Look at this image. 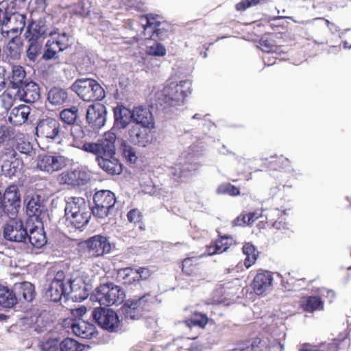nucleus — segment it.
<instances>
[{"mask_svg":"<svg viewBox=\"0 0 351 351\" xmlns=\"http://www.w3.org/2000/svg\"><path fill=\"white\" fill-rule=\"evenodd\" d=\"M191 82L189 80H182L179 83L171 82L158 93V101L164 108L180 106L191 93Z\"/></svg>","mask_w":351,"mask_h":351,"instance_id":"f257e3e1","label":"nucleus"},{"mask_svg":"<svg viewBox=\"0 0 351 351\" xmlns=\"http://www.w3.org/2000/svg\"><path fill=\"white\" fill-rule=\"evenodd\" d=\"M125 296V292L119 286L106 283L97 287L90 295V300L100 305L111 306L122 303Z\"/></svg>","mask_w":351,"mask_h":351,"instance_id":"f03ea898","label":"nucleus"},{"mask_svg":"<svg viewBox=\"0 0 351 351\" xmlns=\"http://www.w3.org/2000/svg\"><path fill=\"white\" fill-rule=\"evenodd\" d=\"M3 19L1 22V32L3 36H8L10 32L20 34L26 25L25 13L16 10L12 11L8 8H4Z\"/></svg>","mask_w":351,"mask_h":351,"instance_id":"7ed1b4c3","label":"nucleus"},{"mask_svg":"<svg viewBox=\"0 0 351 351\" xmlns=\"http://www.w3.org/2000/svg\"><path fill=\"white\" fill-rule=\"evenodd\" d=\"M44 298L45 300L58 302L62 298L65 301L69 300L68 287L66 286V277L62 271L56 273L53 279L43 289Z\"/></svg>","mask_w":351,"mask_h":351,"instance_id":"20e7f679","label":"nucleus"},{"mask_svg":"<svg viewBox=\"0 0 351 351\" xmlns=\"http://www.w3.org/2000/svg\"><path fill=\"white\" fill-rule=\"evenodd\" d=\"M1 175L12 179L21 174L24 164L14 150H9L1 156Z\"/></svg>","mask_w":351,"mask_h":351,"instance_id":"39448f33","label":"nucleus"},{"mask_svg":"<svg viewBox=\"0 0 351 351\" xmlns=\"http://www.w3.org/2000/svg\"><path fill=\"white\" fill-rule=\"evenodd\" d=\"M95 206L91 208L92 213L98 218L107 217L112 208L114 207L116 199L114 194L108 190H101L93 196Z\"/></svg>","mask_w":351,"mask_h":351,"instance_id":"423d86ee","label":"nucleus"},{"mask_svg":"<svg viewBox=\"0 0 351 351\" xmlns=\"http://www.w3.org/2000/svg\"><path fill=\"white\" fill-rule=\"evenodd\" d=\"M3 233V237L8 241L26 244L28 233L27 223L25 224L21 219L12 218L5 225Z\"/></svg>","mask_w":351,"mask_h":351,"instance_id":"0eeeda50","label":"nucleus"},{"mask_svg":"<svg viewBox=\"0 0 351 351\" xmlns=\"http://www.w3.org/2000/svg\"><path fill=\"white\" fill-rule=\"evenodd\" d=\"M93 317L99 326L108 331L115 332L119 329V317L112 309L96 308L93 312Z\"/></svg>","mask_w":351,"mask_h":351,"instance_id":"6e6552de","label":"nucleus"},{"mask_svg":"<svg viewBox=\"0 0 351 351\" xmlns=\"http://www.w3.org/2000/svg\"><path fill=\"white\" fill-rule=\"evenodd\" d=\"M61 133L60 122L51 117L40 119L35 128V134L38 138L55 140Z\"/></svg>","mask_w":351,"mask_h":351,"instance_id":"1a4fd4ad","label":"nucleus"},{"mask_svg":"<svg viewBox=\"0 0 351 351\" xmlns=\"http://www.w3.org/2000/svg\"><path fill=\"white\" fill-rule=\"evenodd\" d=\"M66 165V158L60 155L40 154L36 158V168L47 173L58 171Z\"/></svg>","mask_w":351,"mask_h":351,"instance_id":"9d476101","label":"nucleus"},{"mask_svg":"<svg viewBox=\"0 0 351 351\" xmlns=\"http://www.w3.org/2000/svg\"><path fill=\"white\" fill-rule=\"evenodd\" d=\"M117 136L112 132L104 134V138L99 143H89V153L92 156L104 155L110 156L115 155V142Z\"/></svg>","mask_w":351,"mask_h":351,"instance_id":"9b49d317","label":"nucleus"},{"mask_svg":"<svg viewBox=\"0 0 351 351\" xmlns=\"http://www.w3.org/2000/svg\"><path fill=\"white\" fill-rule=\"evenodd\" d=\"M117 136L112 132L104 134V138L99 143H89V153L92 156L104 155L110 156L115 155V142Z\"/></svg>","mask_w":351,"mask_h":351,"instance_id":"f8f14e48","label":"nucleus"},{"mask_svg":"<svg viewBox=\"0 0 351 351\" xmlns=\"http://www.w3.org/2000/svg\"><path fill=\"white\" fill-rule=\"evenodd\" d=\"M151 295H145L138 299L128 300L121 307V311L126 319L132 320L138 319L145 306V303L150 298Z\"/></svg>","mask_w":351,"mask_h":351,"instance_id":"ddd939ff","label":"nucleus"},{"mask_svg":"<svg viewBox=\"0 0 351 351\" xmlns=\"http://www.w3.org/2000/svg\"><path fill=\"white\" fill-rule=\"evenodd\" d=\"M66 286L68 287V298L73 302H81L88 298V285L82 278H66Z\"/></svg>","mask_w":351,"mask_h":351,"instance_id":"4468645a","label":"nucleus"},{"mask_svg":"<svg viewBox=\"0 0 351 351\" xmlns=\"http://www.w3.org/2000/svg\"><path fill=\"white\" fill-rule=\"evenodd\" d=\"M60 181L62 184L72 186L85 185L88 182L87 168L77 167L62 172L60 176Z\"/></svg>","mask_w":351,"mask_h":351,"instance_id":"2eb2a0df","label":"nucleus"},{"mask_svg":"<svg viewBox=\"0 0 351 351\" xmlns=\"http://www.w3.org/2000/svg\"><path fill=\"white\" fill-rule=\"evenodd\" d=\"M16 90L19 99L25 103L32 104L40 99V86L34 82L27 81Z\"/></svg>","mask_w":351,"mask_h":351,"instance_id":"dca6fc26","label":"nucleus"},{"mask_svg":"<svg viewBox=\"0 0 351 351\" xmlns=\"http://www.w3.org/2000/svg\"><path fill=\"white\" fill-rule=\"evenodd\" d=\"M48 28L45 19H32L25 32V38L27 41H39V39L45 38L49 35Z\"/></svg>","mask_w":351,"mask_h":351,"instance_id":"f3484780","label":"nucleus"},{"mask_svg":"<svg viewBox=\"0 0 351 351\" xmlns=\"http://www.w3.org/2000/svg\"><path fill=\"white\" fill-rule=\"evenodd\" d=\"M237 289V287L233 286L230 282L218 285L213 293L214 302L229 304L231 301L234 300Z\"/></svg>","mask_w":351,"mask_h":351,"instance_id":"a211bd4d","label":"nucleus"},{"mask_svg":"<svg viewBox=\"0 0 351 351\" xmlns=\"http://www.w3.org/2000/svg\"><path fill=\"white\" fill-rule=\"evenodd\" d=\"M92 160L97 162L99 166L106 172L111 175H119L122 171V165L114 155L105 156L104 155L92 156Z\"/></svg>","mask_w":351,"mask_h":351,"instance_id":"6ab92c4d","label":"nucleus"},{"mask_svg":"<svg viewBox=\"0 0 351 351\" xmlns=\"http://www.w3.org/2000/svg\"><path fill=\"white\" fill-rule=\"evenodd\" d=\"M26 214L37 222H42V219L46 214L47 208L40 200V195L31 197L26 203Z\"/></svg>","mask_w":351,"mask_h":351,"instance_id":"aec40b11","label":"nucleus"},{"mask_svg":"<svg viewBox=\"0 0 351 351\" xmlns=\"http://www.w3.org/2000/svg\"><path fill=\"white\" fill-rule=\"evenodd\" d=\"M106 121V110L104 105L99 102L89 104V126L95 127V130L104 125Z\"/></svg>","mask_w":351,"mask_h":351,"instance_id":"412c9836","label":"nucleus"},{"mask_svg":"<svg viewBox=\"0 0 351 351\" xmlns=\"http://www.w3.org/2000/svg\"><path fill=\"white\" fill-rule=\"evenodd\" d=\"M65 217L66 219H71V223L75 227L82 231L88 224V217L85 215L86 213H81L82 222L78 221L80 208L75 202H67L65 206Z\"/></svg>","mask_w":351,"mask_h":351,"instance_id":"4be33fe9","label":"nucleus"},{"mask_svg":"<svg viewBox=\"0 0 351 351\" xmlns=\"http://www.w3.org/2000/svg\"><path fill=\"white\" fill-rule=\"evenodd\" d=\"M111 245L106 237L96 235L89 239V256L97 257L110 252Z\"/></svg>","mask_w":351,"mask_h":351,"instance_id":"5701e85b","label":"nucleus"},{"mask_svg":"<svg viewBox=\"0 0 351 351\" xmlns=\"http://www.w3.org/2000/svg\"><path fill=\"white\" fill-rule=\"evenodd\" d=\"M274 278L272 274L267 271H259L252 282V287L256 295H262L271 285Z\"/></svg>","mask_w":351,"mask_h":351,"instance_id":"b1692460","label":"nucleus"},{"mask_svg":"<svg viewBox=\"0 0 351 351\" xmlns=\"http://www.w3.org/2000/svg\"><path fill=\"white\" fill-rule=\"evenodd\" d=\"M133 121L143 128L152 129L154 128V121L149 109L142 106L133 108Z\"/></svg>","mask_w":351,"mask_h":351,"instance_id":"393cba45","label":"nucleus"},{"mask_svg":"<svg viewBox=\"0 0 351 351\" xmlns=\"http://www.w3.org/2000/svg\"><path fill=\"white\" fill-rule=\"evenodd\" d=\"M31 113V108L29 106L21 104L14 107L8 117L9 122L14 126L21 125L25 123Z\"/></svg>","mask_w":351,"mask_h":351,"instance_id":"a878e982","label":"nucleus"},{"mask_svg":"<svg viewBox=\"0 0 351 351\" xmlns=\"http://www.w3.org/2000/svg\"><path fill=\"white\" fill-rule=\"evenodd\" d=\"M13 288L17 301L23 299L26 302H32L36 296L35 287L29 282L16 283Z\"/></svg>","mask_w":351,"mask_h":351,"instance_id":"bb28decb","label":"nucleus"},{"mask_svg":"<svg viewBox=\"0 0 351 351\" xmlns=\"http://www.w3.org/2000/svg\"><path fill=\"white\" fill-rule=\"evenodd\" d=\"M27 243H30L32 247L38 249L45 246L47 243V238L43 228L31 227L28 230Z\"/></svg>","mask_w":351,"mask_h":351,"instance_id":"cd10ccee","label":"nucleus"},{"mask_svg":"<svg viewBox=\"0 0 351 351\" xmlns=\"http://www.w3.org/2000/svg\"><path fill=\"white\" fill-rule=\"evenodd\" d=\"M146 129H141L138 125L133 126L129 131L130 141L134 145L146 147L152 141L150 133Z\"/></svg>","mask_w":351,"mask_h":351,"instance_id":"c85d7f7f","label":"nucleus"},{"mask_svg":"<svg viewBox=\"0 0 351 351\" xmlns=\"http://www.w3.org/2000/svg\"><path fill=\"white\" fill-rule=\"evenodd\" d=\"M51 38V43L56 45L59 51H62L67 49L69 46V36L63 30L55 28L49 32Z\"/></svg>","mask_w":351,"mask_h":351,"instance_id":"c756f323","label":"nucleus"},{"mask_svg":"<svg viewBox=\"0 0 351 351\" xmlns=\"http://www.w3.org/2000/svg\"><path fill=\"white\" fill-rule=\"evenodd\" d=\"M141 24L143 29V34L146 38H152L154 34H159L160 22L156 21V18L147 16L141 18Z\"/></svg>","mask_w":351,"mask_h":351,"instance_id":"7c9ffc66","label":"nucleus"},{"mask_svg":"<svg viewBox=\"0 0 351 351\" xmlns=\"http://www.w3.org/2000/svg\"><path fill=\"white\" fill-rule=\"evenodd\" d=\"M26 73L24 68L20 65H15L12 67V75L9 77L10 88L16 90L26 82L25 80Z\"/></svg>","mask_w":351,"mask_h":351,"instance_id":"2f4dec72","label":"nucleus"},{"mask_svg":"<svg viewBox=\"0 0 351 351\" xmlns=\"http://www.w3.org/2000/svg\"><path fill=\"white\" fill-rule=\"evenodd\" d=\"M17 303V298L14 289H10L7 287L0 285V306L5 308H11Z\"/></svg>","mask_w":351,"mask_h":351,"instance_id":"473e14b6","label":"nucleus"},{"mask_svg":"<svg viewBox=\"0 0 351 351\" xmlns=\"http://www.w3.org/2000/svg\"><path fill=\"white\" fill-rule=\"evenodd\" d=\"M133 120V110L131 111L125 107L114 110V122L117 127L125 128Z\"/></svg>","mask_w":351,"mask_h":351,"instance_id":"72a5a7b5","label":"nucleus"},{"mask_svg":"<svg viewBox=\"0 0 351 351\" xmlns=\"http://www.w3.org/2000/svg\"><path fill=\"white\" fill-rule=\"evenodd\" d=\"M71 134L73 137V146L88 152V140L82 128L74 125L71 128Z\"/></svg>","mask_w":351,"mask_h":351,"instance_id":"f704fd0d","label":"nucleus"},{"mask_svg":"<svg viewBox=\"0 0 351 351\" xmlns=\"http://www.w3.org/2000/svg\"><path fill=\"white\" fill-rule=\"evenodd\" d=\"M67 99L68 93L64 88L53 86L48 92L47 99L53 105H62L66 101Z\"/></svg>","mask_w":351,"mask_h":351,"instance_id":"c9c22d12","label":"nucleus"},{"mask_svg":"<svg viewBox=\"0 0 351 351\" xmlns=\"http://www.w3.org/2000/svg\"><path fill=\"white\" fill-rule=\"evenodd\" d=\"M16 152L18 151L20 154L25 155L26 157H34L36 154V149L33 147V145L27 139L25 138H19L16 140L14 145Z\"/></svg>","mask_w":351,"mask_h":351,"instance_id":"e433bc0d","label":"nucleus"},{"mask_svg":"<svg viewBox=\"0 0 351 351\" xmlns=\"http://www.w3.org/2000/svg\"><path fill=\"white\" fill-rule=\"evenodd\" d=\"M300 305L304 311L308 312L322 310L324 308L323 301L318 296L303 298L300 301Z\"/></svg>","mask_w":351,"mask_h":351,"instance_id":"4c0bfd02","label":"nucleus"},{"mask_svg":"<svg viewBox=\"0 0 351 351\" xmlns=\"http://www.w3.org/2000/svg\"><path fill=\"white\" fill-rule=\"evenodd\" d=\"M117 278L123 284L132 285L138 282V271L130 267L123 268L119 270Z\"/></svg>","mask_w":351,"mask_h":351,"instance_id":"58836bf2","label":"nucleus"},{"mask_svg":"<svg viewBox=\"0 0 351 351\" xmlns=\"http://www.w3.org/2000/svg\"><path fill=\"white\" fill-rule=\"evenodd\" d=\"M22 41L20 37L15 36L10 40L7 45L8 56L12 60L20 58Z\"/></svg>","mask_w":351,"mask_h":351,"instance_id":"ea45409f","label":"nucleus"},{"mask_svg":"<svg viewBox=\"0 0 351 351\" xmlns=\"http://www.w3.org/2000/svg\"><path fill=\"white\" fill-rule=\"evenodd\" d=\"M243 252L246 256L244 265L247 268H249L256 262L258 256V252L250 243H247L243 245Z\"/></svg>","mask_w":351,"mask_h":351,"instance_id":"a19ab883","label":"nucleus"},{"mask_svg":"<svg viewBox=\"0 0 351 351\" xmlns=\"http://www.w3.org/2000/svg\"><path fill=\"white\" fill-rule=\"evenodd\" d=\"M71 89L84 101H88L86 97L88 95V77L79 78L75 80Z\"/></svg>","mask_w":351,"mask_h":351,"instance_id":"79ce46f5","label":"nucleus"},{"mask_svg":"<svg viewBox=\"0 0 351 351\" xmlns=\"http://www.w3.org/2000/svg\"><path fill=\"white\" fill-rule=\"evenodd\" d=\"M89 101H100L104 98L105 91L96 80L89 78Z\"/></svg>","mask_w":351,"mask_h":351,"instance_id":"37998d69","label":"nucleus"},{"mask_svg":"<svg viewBox=\"0 0 351 351\" xmlns=\"http://www.w3.org/2000/svg\"><path fill=\"white\" fill-rule=\"evenodd\" d=\"M71 327L75 335L82 337V338H86L88 337L86 332L88 330V322H85L81 319H75L72 320Z\"/></svg>","mask_w":351,"mask_h":351,"instance_id":"c03bdc74","label":"nucleus"},{"mask_svg":"<svg viewBox=\"0 0 351 351\" xmlns=\"http://www.w3.org/2000/svg\"><path fill=\"white\" fill-rule=\"evenodd\" d=\"M78 109L76 106H71L62 110L60 114L62 121L68 124L73 125L77 117Z\"/></svg>","mask_w":351,"mask_h":351,"instance_id":"a18cd8bd","label":"nucleus"},{"mask_svg":"<svg viewBox=\"0 0 351 351\" xmlns=\"http://www.w3.org/2000/svg\"><path fill=\"white\" fill-rule=\"evenodd\" d=\"M29 46L26 50V54L30 62H35L38 55L41 53L43 45L39 41H28Z\"/></svg>","mask_w":351,"mask_h":351,"instance_id":"49530a36","label":"nucleus"},{"mask_svg":"<svg viewBox=\"0 0 351 351\" xmlns=\"http://www.w3.org/2000/svg\"><path fill=\"white\" fill-rule=\"evenodd\" d=\"M84 347L85 346L72 338H66L60 343L61 351H82Z\"/></svg>","mask_w":351,"mask_h":351,"instance_id":"de8ad7c7","label":"nucleus"},{"mask_svg":"<svg viewBox=\"0 0 351 351\" xmlns=\"http://www.w3.org/2000/svg\"><path fill=\"white\" fill-rule=\"evenodd\" d=\"M120 149L123 156L129 162L134 163L136 161L137 156L134 149L130 145L127 144V143L123 140H121V141Z\"/></svg>","mask_w":351,"mask_h":351,"instance_id":"09e8293b","label":"nucleus"},{"mask_svg":"<svg viewBox=\"0 0 351 351\" xmlns=\"http://www.w3.org/2000/svg\"><path fill=\"white\" fill-rule=\"evenodd\" d=\"M262 216V213L259 210H256L252 213H249L246 215H241L237 219V224L241 226L244 224L251 225L256 219Z\"/></svg>","mask_w":351,"mask_h":351,"instance_id":"8fccbe9b","label":"nucleus"},{"mask_svg":"<svg viewBox=\"0 0 351 351\" xmlns=\"http://www.w3.org/2000/svg\"><path fill=\"white\" fill-rule=\"evenodd\" d=\"M218 194H228L232 196H237L240 194L239 189L230 183L223 184L217 189Z\"/></svg>","mask_w":351,"mask_h":351,"instance_id":"3c124183","label":"nucleus"},{"mask_svg":"<svg viewBox=\"0 0 351 351\" xmlns=\"http://www.w3.org/2000/svg\"><path fill=\"white\" fill-rule=\"evenodd\" d=\"M147 53L150 56L162 57L166 54V49L162 44L154 43L153 45L147 47Z\"/></svg>","mask_w":351,"mask_h":351,"instance_id":"603ef678","label":"nucleus"},{"mask_svg":"<svg viewBox=\"0 0 351 351\" xmlns=\"http://www.w3.org/2000/svg\"><path fill=\"white\" fill-rule=\"evenodd\" d=\"M40 347L42 351H58L60 348L59 340L56 338H50L43 341Z\"/></svg>","mask_w":351,"mask_h":351,"instance_id":"864d4df0","label":"nucleus"},{"mask_svg":"<svg viewBox=\"0 0 351 351\" xmlns=\"http://www.w3.org/2000/svg\"><path fill=\"white\" fill-rule=\"evenodd\" d=\"M47 7L45 0H29V12L32 14L34 12H43Z\"/></svg>","mask_w":351,"mask_h":351,"instance_id":"5fc2aeb1","label":"nucleus"},{"mask_svg":"<svg viewBox=\"0 0 351 351\" xmlns=\"http://www.w3.org/2000/svg\"><path fill=\"white\" fill-rule=\"evenodd\" d=\"M8 9L12 10H25L29 12V0H13L10 4H7Z\"/></svg>","mask_w":351,"mask_h":351,"instance_id":"6e6d98bb","label":"nucleus"},{"mask_svg":"<svg viewBox=\"0 0 351 351\" xmlns=\"http://www.w3.org/2000/svg\"><path fill=\"white\" fill-rule=\"evenodd\" d=\"M53 45L51 43V40H48L46 43L47 49H45L42 58L45 60H49L55 58L56 55L57 54V50L55 49V47H53Z\"/></svg>","mask_w":351,"mask_h":351,"instance_id":"4d7b16f0","label":"nucleus"},{"mask_svg":"<svg viewBox=\"0 0 351 351\" xmlns=\"http://www.w3.org/2000/svg\"><path fill=\"white\" fill-rule=\"evenodd\" d=\"M12 130L8 126L1 125L0 127V147L5 143L9 141L12 136Z\"/></svg>","mask_w":351,"mask_h":351,"instance_id":"13d9d810","label":"nucleus"},{"mask_svg":"<svg viewBox=\"0 0 351 351\" xmlns=\"http://www.w3.org/2000/svg\"><path fill=\"white\" fill-rule=\"evenodd\" d=\"M170 173L174 177L175 179H179L186 176V173L184 170L181 162L171 168Z\"/></svg>","mask_w":351,"mask_h":351,"instance_id":"bf43d9fd","label":"nucleus"},{"mask_svg":"<svg viewBox=\"0 0 351 351\" xmlns=\"http://www.w3.org/2000/svg\"><path fill=\"white\" fill-rule=\"evenodd\" d=\"M127 217L128 221L134 224L139 223L142 219L141 213L137 208H134L130 210Z\"/></svg>","mask_w":351,"mask_h":351,"instance_id":"052dcab7","label":"nucleus"},{"mask_svg":"<svg viewBox=\"0 0 351 351\" xmlns=\"http://www.w3.org/2000/svg\"><path fill=\"white\" fill-rule=\"evenodd\" d=\"M226 238H221L215 242V250L212 251L213 253L221 254L223 252L227 250L229 247V245L226 241Z\"/></svg>","mask_w":351,"mask_h":351,"instance_id":"680f3d73","label":"nucleus"},{"mask_svg":"<svg viewBox=\"0 0 351 351\" xmlns=\"http://www.w3.org/2000/svg\"><path fill=\"white\" fill-rule=\"evenodd\" d=\"M269 351H284V343L278 339L273 340L269 344Z\"/></svg>","mask_w":351,"mask_h":351,"instance_id":"e2e57ef3","label":"nucleus"},{"mask_svg":"<svg viewBox=\"0 0 351 351\" xmlns=\"http://www.w3.org/2000/svg\"><path fill=\"white\" fill-rule=\"evenodd\" d=\"M182 166L184 171L186 173V176H188L189 173L197 170L199 167V165L198 163L189 162H185L184 164H182Z\"/></svg>","mask_w":351,"mask_h":351,"instance_id":"0e129e2a","label":"nucleus"},{"mask_svg":"<svg viewBox=\"0 0 351 351\" xmlns=\"http://www.w3.org/2000/svg\"><path fill=\"white\" fill-rule=\"evenodd\" d=\"M138 271V282L140 280H146L151 276V271L146 267H140L136 269Z\"/></svg>","mask_w":351,"mask_h":351,"instance_id":"69168bd1","label":"nucleus"},{"mask_svg":"<svg viewBox=\"0 0 351 351\" xmlns=\"http://www.w3.org/2000/svg\"><path fill=\"white\" fill-rule=\"evenodd\" d=\"M194 325L204 327L208 322V319L205 315H200L199 317H195L192 319Z\"/></svg>","mask_w":351,"mask_h":351,"instance_id":"338daca9","label":"nucleus"},{"mask_svg":"<svg viewBox=\"0 0 351 351\" xmlns=\"http://www.w3.org/2000/svg\"><path fill=\"white\" fill-rule=\"evenodd\" d=\"M326 345L324 343L317 346H306L303 347L300 351H324Z\"/></svg>","mask_w":351,"mask_h":351,"instance_id":"774afa93","label":"nucleus"}]
</instances>
